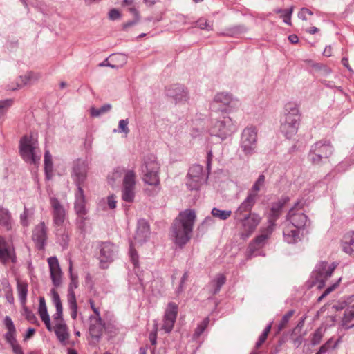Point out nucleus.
Wrapping results in <instances>:
<instances>
[{
	"mask_svg": "<svg viewBox=\"0 0 354 354\" xmlns=\"http://www.w3.org/2000/svg\"><path fill=\"white\" fill-rule=\"evenodd\" d=\"M89 333L93 339L98 340L102 335L104 324L100 317H90Z\"/></svg>",
	"mask_w": 354,
	"mask_h": 354,
	"instance_id": "a878e982",
	"label": "nucleus"
},
{
	"mask_svg": "<svg viewBox=\"0 0 354 354\" xmlns=\"http://www.w3.org/2000/svg\"><path fill=\"white\" fill-rule=\"evenodd\" d=\"M69 274L71 281L68 286V299H71L72 295L75 296L74 289L78 287V277L77 274L73 273V263L71 261L69 262Z\"/></svg>",
	"mask_w": 354,
	"mask_h": 354,
	"instance_id": "c9c22d12",
	"label": "nucleus"
},
{
	"mask_svg": "<svg viewBox=\"0 0 354 354\" xmlns=\"http://www.w3.org/2000/svg\"><path fill=\"white\" fill-rule=\"evenodd\" d=\"M285 201H278L272 204L270 212L268 214V227L274 229L275 222L279 218L281 210L284 206Z\"/></svg>",
	"mask_w": 354,
	"mask_h": 354,
	"instance_id": "bb28decb",
	"label": "nucleus"
},
{
	"mask_svg": "<svg viewBox=\"0 0 354 354\" xmlns=\"http://www.w3.org/2000/svg\"><path fill=\"white\" fill-rule=\"evenodd\" d=\"M284 121L281 124V133L288 139L296 135L300 122L301 113L297 105L289 103L286 106Z\"/></svg>",
	"mask_w": 354,
	"mask_h": 354,
	"instance_id": "f03ea898",
	"label": "nucleus"
},
{
	"mask_svg": "<svg viewBox=\"0 0 354 354\" xmlns=\"http://www.w3.org/2000/svg\"><path fill=\"white\" fill-rule=\"evenodd\" d=\"M261 220V218L257 214L252 213L243 219L238 221L241 223L243 230L241 236L243 239L248 238L254 231Z\"/></svg>",
	"mask_w": 354,
	"mask_h": 354,
	"instance_id": "6ab92c4d",
	"label": "nucleus"
},
{
	"mask_svg": "<svg viewBox=\"0 0 354 354\" xmlns=\"http://www.w3.org/2000/svg\"><path fill=\"white\" fill-rule=\"evenodd\" d=\"M226 277L223 274H218L215 278L211 281L209 286L212 288L211 293L216 295L220 290L221 287L225 283Z\"/></svg>",
	"mask_w": 354,
	"mask_h": 354,
	"instance_id": "473e14b6",
	"label": "nucleus"
},
{
	"mask_svg": "<svg viewBox=\"0 0 354 354\" xmlns=\"http://www.w3.org/2000/svg\"><path fill=\"white\" fill-rule=\"evenodd\" d=\"M256 201L252 199L251 196H246L245 200L239 205L236 211L234 212V219L239 221L243 219L252 213L251 212L252 207L256 203Z\"/></svg>",
	"mask_w": 354,
	"mask_h": 354,
	"instance_id": "4be33fe9",
	"label": "nucleus"
},
{
	"mask_svg": "<svg viewBox=\"0 0 354 354\" xmlns=\"http://www.w3.org/2000/svg\"><path fill=\"white\" fill-rule=\"evenodd\" d=\"M88 170V162L85 160L77 159L73 166L71 177L77 188L82 187L87 178Z\"/></svg>",
	"mask_w": 354,
	"mask_h": 354,
	"instance_id": "ddd939ff",
	"label": "nucleus"
},
{
	"mask_svg": "<svg viewBox=\"0 0 354 354\" xmlns=\"http://www.w3.org/2000/svg\"><path fill=\"white\" fill-rule=\"evenodd\" d=\"M68 236L64 232L61 234V239H59V244L62 247H66L68 245Z\"/></svg>",
	"mask_w": 354,
	"mask_h": 354,
	"instance_id": "774afa93",
	"label": "nucleus"
},
{
	"mask_svg": "<svg viewBox=\"0 0 354 354\" xmlns=\"http://www.w3.org/2000/svg\"><path fill=\"white\" fill-rule=\"evenodd\" d=\"M232 213L231 210H222L216 207H214L211 211L212 216L221 221H225L229 218Z\"/></svg>",
	"mask_w": 354,
	"mask_h": 354,
	"instance_id": "58836bf2",
	"label": "nucleus"
},
{
	"mask_svg": "<svg viewBox=\"0 0 354 354\" xmlns=\"http://www.w3.org/2000/svg\"><path fill=\"white\" fill-rule=\"evenodd\" d=\"M130 169H127L124 167H118L111 173V175L108 177L109 183L113 186L114 184L117 182H120L122 177L124 178L125 176V174L127 171H129Z\"/></svg>",
	"mask_w": 354,
	"mask_h": 354,
	"instance_id": "72a5a7b5",
	"label": "nucleus"
},
{
	"mask_svg": "<svg viewBox=\"0 0 354 354\" xmlns=\"http://www.w3.org/2000/svg\"><path fill=\"white\" fill-rule=\"evenodd\" d=\"M75 200L74 204L75 211L78 214H86L87 210L86 208V200L84 190L82 187L77 188L75 194Z\"/></svg>",
	"mask_w": 354,
	"mask_h": 354,
	"instance_id": "cd10ccee",
	"label": "nucleus"
},
{
	"mask_svg": "<svg viewBox=\"0 0 354 354\" xmlns=\"http://www.w3.org/2000/svg\"><path fill=\"white\" fill-rule=\"evenodd\" d=\"M333 147L327 140H319L310 147L308 158L313 165H319L333 153Z\"/></svg>",
	"mask_w": 354,
	"mask_h": 354,
	"instance_id": "20e7f679",
	"label": "nucleus"
},
{
	"mask_svg": "<svg viewBox=\"0 0 354 354\" xmlns=\"http://www.w3.org/2000/svg\"><path fill=\"white\" fill-rule=\"evenodd\" d=\"M178 305L174 302H169L167 305L162 326V328L167 333H169L174 328L178 314Z\"/></svg>",
	"mask_w": 354,
	"mask_h": 354,
	"instance_id": "f3484780",
	"label": "nucleus"
},
{
	"mask_svg": "<svg viewBox=\"0 0 354 354\" xmlns=\"http://www.w3.org/2000/svg\"><path fill=\"white\" fill-rule=\"evenodd\" d=\"M144 174L143 180L149 185L156 186L159 185L160 166L154 156H149L145 159L142 168Z\"/></svg>",
	"mask_w": 354,
	"mask_h": 354,
	"instance_id": "39448f33",
	"label": "nucleus"
},
{
	"mask_svg": "<svg viewBox=\"0 0 354 354\" xmlns=\"http://www.w3.org/2000/svg\"><path fill=\"white\" fill-rule=\"evenodd\" d=\"M149 236V226L145 219L138 221L137 229L134 235L135 243L142 244L147 241Z\"/></svg>",
	"mask_w": 354,
	"mask_h": 354,
	"instance_id": "b1692460",
	"label": "nucleus"
},
{
	"mask_svg": "<svg viewBox=\"0 0 354 354\" xmlns=\"http://www.w3.org/2000/svg\"><path fill=\"white\" fill-rule=\"evenodd\" d=\"M4 324L8 329V331L16 332L15 326L10 317L6 316L5 317Z\"/></svg>",
	"mask_w": 354,
	"mask_h": 354,
	"instance_id": "13d9d810",
	"label": "nucleus"
},
{
	"mask_svg": "<svg viewBox=\"0 0 354 354\" xmlns=\"http://www.w3.org/2000/svg\"><path fill=\"white\" fill-rule=\"evenodd\" d=\"M232 133V122L230 118L224 117L221 120L216 121L209 129V133L212 136L225 139Z\"/></svg>",
	"mask_w": 354,
	"mask_h": 354,
	"instance_id": "f8f14e48",
	"label": "nucleus"
},
{
	"mask_svg": "<svg viewBox=\"0 0 354 354\" xmlns=\"http://www.w3.org/2000/svg\"><path fill=\"white\" fill-rule=\"evenodd\" d=\"M17 290L20 302L22 305H25L28 294V284L24 282L18 281Z\"/></svg>",
	"mask_w": 354,
	"mask_h": 354,
	"instance_id": "4c0bfd02",
	"label": "nucleus"
},
{
	"mask_svg": "<svg viewBox=\"0 0 354 354\" xmlns=\"http://www.w3.org/2000/svg\"><path fill=\"white\" fill-rule=\"evenodd\" d=\"M68 306L70 310H71V316L72 319H75L77 318V304L76 302V297L75 296L71 297V299H68Z\"/></svg>",
	"mask_w": 354,
	"mask_h": 354,
	"instance_id": "37998d69",
	"label": "nucleus"
},
{
	"mask_svg": "<svg viewBox=\"0 0 354 354\" xmlns=\"http://www.w3.org/2000/svg\"><path fill=\"white\" fill-rule=\"evenodd\" d=\"M39 315L41 318L49 317L48 314L47 307L46 304L45 299L42 297H39V309H38Z\"/></svg>",
	"mask_w": 354,
	"mask_h": 354,
	"instance_id": "c03bdc74",
	"label": "nucleus"
},
{
	"mask_svg": "<svg viewBox=\"0 0 354 354\" xmlns=\"http://www.w3.org/2000/svg\"><path fill=\"white\" fill-rule=\"evenodd\" d=\"M85 215L86 214H78L76 218V226L82 234L86 233L88 227L87 223L88 218L85 216Z\"/></svg>",
	"mask_w": 354,
	"mask_h": 354,
	"instance_id": "ea45409f",
	"label": "nucleus"
},
{
	"mask_svg": "<svg viewBox=\"0 0 354 354\" xmlns=\"http://www.w3.org/2000/svg\"><path fill=\"white\" fill-rule=\"evenodd\" d=\"M40 77V75L33 72H29L24 76H21L19 78L20 82L17 83V88L10 87L9 89L12 91L16 90L17 88H21L22 86L31 84L37 81Z\"/></svg>",
	"mask_w": 354,
	"mask_h": 354,
	"instance_id": "2f4dec72",
	"label": "nucleus"
},
{
	"mask_svg": "<svg viewBox=\"0 0 354 354\" xmlns=\"http://www.w3.org/2000/svg\"><path fill=\"white\" fill-rule=\"evenodd\" d=\"M343 251L350 255L354 254V232L346 233L342 240Z\"/></svg>",
	"mask_w": 354,
	"mask_h": 354,
	"instance_id": "c756f323",
	"label": "nucleus"
},
{
	"mask_svg": "<svg viewBox=\"0 0 354 354\" xmlns=\"http://www.w3.org/2000/svg\"><path fill=\"white\" fill-rule=\"evenodd\" d=\"M29 216V210L25 207L24 212L20 215V222L23 226H28L29 225V222L28 220V217Z\"/></svg>",
	"mask_w": 354,
	"mask_h": 354,
	"instance_id": "6e6d98bb",
	"label": "nucleus"
},
{
	"mask_svg": "<svg viewBox=\"0 0 354 354\" xmlns=\"http://www.w3.org/2000/svg\"><path fill=\"white\" fill-rule=\"evenodd\" d=\"M52 208L53 224L56 227L62 226L66 218V210L59 200L52 197L50 199Z\"/></svg>",
	"mask_w": 354,
	"mask_h": 354,
	"instance_id": "a211bd4d",
	"label": "nucleus"
},
{
	"mask_svg": "<svg viewBox=\"0 0 354 354\" xmlns=\"http://www.w3.org/2000/svg\"><path fill=\"white\" fill-rule=\"evenodd\" d=\"M136 175L134 170L127 171L122 179V199L128 203L134 201Z\"/></svg>",
	"mask_w": 354,
	"mask_h": 354,
	"instance_id": "9d476101",
	"label": "nucleus"
},
{
	"mask_svg": "<svg viewBox=\"0 0 354 354\" xmlns=\"http://www.w3.org/2000/svg\"><path fill=\"white\" fill-rule=\"evenodd\" d=\"M100 260L102 265L103 263L112 262L117 257V246L109 242L102 243L100 247Z\"/></svg>",
	"mask_w": 354,
	"mask_h": 354,
	"instance_id": "412c9836",
	"label": "nucleus"
},
{
	"mask_svg": "<svg viewBox=\"0 0 354 354\" xmlns=\"http://www.w3.org/2000/svg\"><path fill=\"white\" fill-rule=\"evenodd\" d=\"M167 95L174 99L176 103L187 102L189 98L187 91L181 84L170 86L167 89Z\"/></svg>",
	"mask_w": 354,
	"mask_h": 354,
	"instance_id": "5701e85b",
	"label": "nucleus"
},
{
	"mask_svg": "<svg viewBox=\"0 0 354 354\" xmlns=\"http://www.w3.org/2000/svg\"><path fill=\"white\" fill-rule=\"evenodd\" d=\"M19 149L21 156L26 162L34 165L39 162L41 153L37 140L32 136H24L20 140Z\"/></svg>",
	"mask_w": 354,
	"mask_h": 354,
	"instance_id": "7ed1b4c3",
	"label": "nucleus"
},
{
	"mask_svg": "<svg viewBox=\"0 0 354 354\" xmlns=\"http://www.w3.org/2000/svg\"><path fill=\"white\" fill-rule=\"evenodd\" d=\"M50 279L55 287H59L62 283V272L58 259L55 257L48 259Z\"/></svg>",
	"mask_w": 354,
	"mask_h": 354,
	"instance_id": "aec40b11",
	"label": "nucleus"
},
{
	"mask_svg": "<svg viewBox=\"0 0 354 354\" xmlns=\"http://www.w3.org/2000/svg\"><path fill=\"white\" fill-rule=\"evenodd\" d=\"M129 120H120L118 123V132L124 133L127 136L129 132V129L128 127Z\"/></svg>",
	"mask_w": 354,
	"mask_h": 354,
	"instance_id": "864d4df0",
	"label": "nucleus"
},
{
	"mask_svg": "<svg viewBox=\"0 0 354 354\" xmlns=\"http://www.w3.org/2000/svg\"><path fill=\"white\" fill-rule=\"evenodd\" d=\"M31 238L38 250L45 249L48 239V227L44 222H41L35 226Z\"/></svg>",
	"mask_w": 354,
	"mask_h": 354,
	"instance_id": "4468645a",
	"label": "nucleus"
},
{
	"mask_svg": "<svg viewBox=\"0 0 354 354\" xmlns=\"http://www.w3.org/2000/svg\"><path fill=\"white\" fill-rule=\"evenodd\" d=\"M354 318V310H346L342 319V326L346 328L348 326V324Z\"/></svg>",
	"mask_w": 354,
	"mask_h": 354,
	"instance_id": "3c124183",
	"label": "nucleus"
},
{
	"mask_svg": "<svg viewBox=\"0 0 354 354\" xmlns=\"http://www.w3.org/2000/svg\"><path fill=\"white\" fill-rule=\"evenodd\" d=\"M54 332L58 340L62 344H65L69 338L68 327L65 322L62 324L57 323L55 325Z\"/></svg>",
	"mask_w": 354,
	"mask_h": 354,
	"instance_id": "7c9ffc66",
	"label": "nucleus"
},
{
	"mask_svg": "<svg viewBox=\"0 0 354 354\" xmlns=\"http://www.w3.org/2000/svg\"><path fill=\"white\" fill-rule=\"evenodd\" d=\"M262 187L258 185L256 183H254L252 188L248 192V196H251V198L257 201L258 198V192Z\"/></svg>",
	"mask_w": 354,
	"mask_h": 354,
	"instance_id": "603ef678",
	"label": "nucleus"
},
{
	"mask_svg": "<svg viewBox=\"0 0 354 354\" xmlns=\"http://www.w3.org/2000/svg\"><path fill=\"white\" fill-rule=\"evenodd\" d=\"M189 278V274L187 272H185L181 277L180 284L178 287L176 289V294L177 296H179L185 290V284Z\"/></svg>",
	"mask_w": 354,
	"mask_h": 354,
	"instance_id": "de8ad7c7",
	"label": "nucleus"
},
{
	"mask_svg": "<svg viewBox=\"0 0 354 354\" xmlns=\"http://www.w3.org/2000/svg\"><path fill=\"white\" fill-rule=\"evenodd\" d=\"M121 17L120 12L115 8H113L110 10L109 12V18L110 20H116L119 19Z\"/></svg>",
	"mask_w": 354,
	"mask_h": 354,
	"instance_id": "052dcab7",
	"label": "nucleus"
},
{
	"mask_svg": "<svg viewBox=\"0 0 354 354\" xmlns=\"http://www.w3.org/2000/svg\"><path fill=\"white\" fill-rule=\"evenodd\" d=\"M130 254L133 263L136 266L138 263V255L136 251L133 248V243L130 245Z\"/></svg>",
	"mask_w": 354,
	"mask_h": 354,
	"instance_id": "69168bd1",
	"label": "nucleus"
},
{
	"mask_svg": "<svg viewBox=\"0 0 354 354\" xmlns=\"http://www.w3.org/2000/svg\"><path fill=\"white\" fill-rule=\"evenodd\" d=\"M257 144V132L254 127L245 128L241 133L240 149L246 156L255 153Z\"/></svg>",
	"mask_w": 354,
	"mask_h": 354,
	"instance_id": "423d86ee",
	"label": "nucleus"
},
{
	"mask_svg": "<svg viewBox=\"0 0 354 354\" xmlns=\"http://www.w3.org/2000/svg\"><path fill=\"white\" fill-rule=\"evenodd\" d=\"M336 265L332 263L329 265L326 261L319 263L313 272L315 279L319 283L318 288H321L324 286L325 281L331 277Z\"/></svg>",
	"mask_w": 354,
	"mask_h": 354,
	"instance_id": "2eb2a0df",
	"label": "nucleus"
},
{
	"mask_svg": "<svg viewBox=\"0 0 354 354\" xmlns=\"http://www.w3.org/2000/svg\"><path fill=\"white\" fill-rule=\"evenodd\" d=\"M112 106L110 104H104L99 109L91 107L90 109L91 115L93 117H99L102 114L108 113L111 111Z\"/></svg>",
	"mask_w": 354,
	"mask_h": 354,
	"instance_id": "a19ab883",
	"label": "nucleus"
},
{
	"mask_svg": "<svg viewBox=\"0 0 354 354\" xmlns=\"http://www.w3.org/2000/svg\"><path fill=\"white\" fill-rule=\"evenodd\" d=\"M301 205L299 203H297L292 207L286 215V220L290 225L295 228L303 230L305 227L310 225V221L308 216L301 209Z\"/></svg>",
	"mask_w": 354,
	"mask_h": 354,
	"instance_id": "0eeeda50",
	"label": "nucleus"
},
{
	"mask_svg": "<svg viewBox=\"0 0 354 354\" xmlns=\"http://www.w3.org/2000/svg\"><path fill=\"white\" fill-rule=\"evenodd\" d=\"M267 336H266L265 335H263L261 334L259 339H258V341L256 342V344H255V348L257 349L259 348H260L261 346V345L266 342V340L267 339Z\"/></svg>",
	"mask_w": 354,
	"mask_h": 354,
	"instance_id": "338daca9",
	"label": "nucleus"
},
{
	"mask_svg": "<svg viewBox=\"0 0 354 354\" xmlns=\"http://www.w3.org/2000/svg\"><path fill=\"white\" fill-rule=\"evenodd\" d=\"M107 203L110 209H115L117 204L116 197L114 195H111L108 196Z\"/></svg>",
	"mask_w": 354,
	"mask_h": 354,
	"instance_id": "0e129e2a",
	"label": "nucleus"
},
{
	"mask_svg": "<svg viewBox=\"0 0 354 354\" xmlns=\"http://www.w3.org/2000/svg\"><path fill=\"white\" fill-rule=\"evenodd\" d=\"M293 313V310H290L283 316L281 322L278 326L279 330H281L286 326L287 323L289 322L290 318L292 316Z\"/></svg>",
	"mask_w": 354,
	"mask_h": 354,
	"instance_id": "5fc2aeb1",
	"label": "nucleus"
},
{
	"mask_svg": "<svg viewBox=\"0 0 354 354\" xmlns=\"http://www.w3.org/2000/svg\"><path fill=\"white\" fill-rule=\"evenodd\" d=\"M209 319L206 317L198 325L193 335L194 339H197L204 332L207 325L209 324Z\"/></svg>",
	"mask_w": 354,
	"mask_h": 354,
	"instance_id": "79ce46f5",
	"label": "nucleus"
},
{
	"mask_svg": "<svg viewBox=\"0 0 354 354\" xmlns=\"http://www.w3.org/2000/svg\"><path fill=\"white\" fill-rule=\"evenodd\" d=\"M53 164L52 156L48 150L45 151L44 153V170L47 179H50L52 175Z\"/></svg>",
	"mask_w": 354,
	"mask_h": 354,
	"instance_id": "e433bc0d",
	"label": "nucleus"
},
{
	"mask_svg": "<svg viewBox=\"0 0 354 354\" xmlns=\"http://www.w3.org/2000/svg\"><path fill=\"white\" fill-rule=\"evenodd\" d=\"M300 230L286 224L283 230V239L288 243H295L301 240Z\"/></svg>",
	"mask_w": 354,
	"mask_h": 354,
	"instance_id": "c85d7f7f",
	"label": "nucleus"
},
{
	"mask_svg": "<svg viewBox=\"0 0 354 354\" xmlns=\"http://www.w3.org/2000/svg\"><path fill=\"white\" fill-rule=\"evenodd\" d=\"M187 186L191 190H197L204 184L208 176L203 172V168L200 165H192L188 172Z\"/></svg>",
	"mask_w": 354,
	"mask_h": 354,
	"instance_id": "9b49d317",
	"label": "nucleus"
},
{
	"mask_svg": "<svg viewBox=\"0 0 354 354\" xmlns=\"http://www.w3.org/2000/svg\"><path fill=\"white\" fill-rule=\"evenodd\" d=\"M50 293L52 297V301L56 308V313L53 316L55 325L57 323H64L65 322L62 317L63 307L59 295L55 288L51 289Z\"/></svg>",
	"mask_w": 354,
	"mask_h": 354,
	"instance_id": "393cba45",
	"label": "nucleus"
},
{
	"mask_svg": "<svg viewBox=\"0 0 354 354\" xmlns=\"http://www.w3.org/2000/svg\"><path fill=\"white\" fill-rule=\"evenodd\" d=\"M323 337V333L322 328H317L312 335L311 344L315 346L321 342Z\"/></svg>",
	"mask_w": 354,
	"mask_h": 354,
	"instance_id": "09e8293b",
	"label": "nucleus"
},
{
	"mask_svg": "<svg viewBox=\"0 0 354 354\" xmlns=\"http://www.w3.org/2000/svg\"><path fill=\"white\" fill-rule=\"evenodd\" d=\"M196 26L202 30L210 31L212 30L213 23L204 19H200L196 21Z\"/></svg>",
	"mask_w": 354,
	"mask_h": 354,
	"instance_id": "a18cd8bd",
	"label": "nucleus"
},
{
	"mask_svg": "<svg viewBox=\"0 0 354 354\" xmlns=\"http://www.w3.org/2000/svg\"><path fill=\"white\" fill-rule=\"evenodd\" d=\"M0 261L6 265L16 263L17 257L12 243L0 236Z\"/></svg>",
	"mask_w": 354,
	"mask_h": 354,
	"instance_id": "dca6fc26",
	"label": "nucleus"
},
{
	"mask_svg": "<svg viewBox=\"0 0 354 354\" xmlns=\"http://www.w3.org/2000/svg\"><path fill=\"white\" fill-rule=\"evenodd\" d=\"M5 337L7 340V342L10 344V345H12L15 343H17L16 338H15V332H11L8 331L6 334L5 335Z\"/></svg>",
	"mask_w": 354,
	"mask_h": 354,
	"instance_id": "680f3d73",
	"label": "nucleus"
},
{
	"mask_svg": "<svg viewBox=\"0 0 354 354\" xmlns=\"http://www.w3.org/2000/svg\"><path fill=\"white\" fill-rule=\"evenodd\" d=\"M307 15H312L313 12L306 8H302L298 13V17L302 20H307Z\"/></svg>",
	"mask_w": 354,
	"mask_h": 354,
	"instance_id": "bf43d9fd",
	"label": "nucleus"
},
{
	"mask_svg": "<svg viewBox=\"0 0 354 354\" xmlns=\"http://www.w3.org/2000/svg\"><path fill=\"white\" fill-rule=\"evenodd\" d=\"M284 12L285 14L281 15V17L283 19V22L288 25H290L291 15L293 12V7L292 6L290 8Z\"/></svg>",
	"mask_w": 354,
	"mask_h": 354,
	"instance_id": "4d7b16f0",
	"label": "nucleus"
},
{
	"mask_svg": "<svg viewBox=\"0 0 354 354\" xmlns=\"http://www.w3.org/2000/svg\"><path fill=\"white\" fill-rule=\"evenodd\" d=\"M24 310V315L26 317V319L30 322L31 324H37L38 323V320L35 315V314L30 310L25 305H23Z\"/></svg>",
	"mask_w": 354,
	"mask_h": 354,
	"instance_id": "49530a36",
	"label": "nucleus"
},
{
	"mask_svg": "<svg viewBox=\"0 0 354 354\" xmlns=\"http://www.w3.org/2000/svg\"><path fill=\"white\" fill-rule=\"evenodd\" d=\"M149 341L152 345H155L157 342V324L154 326L153 331L149 333Z\"/></svg>",
	"mask_w": 354,
	"mask_h": 354,
	"instance_id": "e2e57ef3",
	"label": "nucleus"
},
{
	"mask_svg": "<svg viewBox=\"0 0 354 354\" xmlns=\"http://www.w3.org/2000/svg\"><path fill=\"white\" fill-rule=\"evenodd\" d=\"M196 219L194 211L185 210L179 214L171 227V236L174 243L183 247L191 239Z\"/></svg>",
	"mask_w": 354,
	"mask_h": 354,
	"instance_id": "f257e3e1",
	"label": "nucleus"
},
{
	"mask_svg": "<svg viewBox=\"0 0 354 354\" xmlns=\"http://www.w3.org/2000/svg\"><path fill=\"white\" fill-rule=\"evenodd\" d=\"M12 104V100L10 99L0 100V118L6 114Z\"/></svg>",
	"mask_w": 354,
	"mask_h": 354,
	"instance_id": "8fccbe9b",
	"label": "nucleus"
},
{
	"mask_svg": "<svg viewBox=\"0 0 354 354\" xmlns=\"http://www.w3.org/2000/svg\"><path fill=\"white\" fill-rule=\"evenodd\" d=\"M274 231V229L266 227L261 230L260 235L257 236L248 245L246 255L248 259H251L253 257L259 255L261 252L259 250L261 249L266 243L267 240Z\"/></svg>",
	"mask_w": 354,
	"mask_h": 354,
	"instance_id": "1a4fd4ad",
	"label": "nucleus"
},
{
	"mask_svg": "<svg viewBox=\"0 0 354 354\" xmlns=\"http://www.w3.org/2000/svg\"><path fill=\"white\" fill-rule=\"evenodd\" d=\"M239 104L236 99L232 97V95L227 93H217L212 104L213 109H216L221 111H232L235 109Z\"/></svg>",
	"mask_w": 354,
	"mask_h": 354,
	"instance_id": "6e6552de",
	"label": "nucleus"
},
{
	"mask_svg": "<svg viewBox=\"0 0 354 354\" xmlns=\"http://www.w3.org/2000/svg\"><path fill=\"white\" fill-rule=\"evenodd\" d=\"M12 220L10 212L5 208L0 207V225L7 230L12 228Z\"/></svg>",
	"mask_w": 354,
	"mask_h": 354,
	"instance_id": "f704fd0d",
	"label": "nucleus"
}]
</instances>
